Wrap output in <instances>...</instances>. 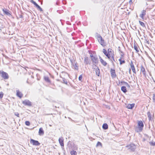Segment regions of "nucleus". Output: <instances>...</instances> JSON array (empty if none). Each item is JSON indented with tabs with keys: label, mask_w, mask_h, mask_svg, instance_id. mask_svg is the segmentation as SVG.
Returning a JSON list of instances; mask_svg holds the SVG:
<instances>
[{
	"label": "nucleus",
	"mask_w": 155,
	"mask_h": 155,
	"mask_svg": "<svg viewBox=\"0 0 155 155\" xmlns=\"http://www.w3.org/2000/svg\"><path fill=\"white\" fill-rule=\"evenodd\" d=\"M139 22L140 23V25L143 27H145V25L144 24L143 22L140 21H139Z\"/></svg>",
	"instance_id": "obj_31"
},
{
	"label": "nucleus",
	"mask_w": 155,
	"mask_h": 155,
	"mask_svg": "<svg viewBox=\"0 0 155 155\" xmlns=\"http://www.w3.org/2000/svg\"><path fill=\"white\" fill-rule=\"evenodd\" d=\"M22 103L25 105L30 106L32 105L31 102L28 100H25L22 101Z\"/></svg>",
	"instance_id": "obj_7"
},
{
	"label": "nucleus",
	"mask_w": 155,
	"mask_h": 155,
	"mask_svg": "<svg viewBox=\"0 0 155 155\" xmlns=\"http://www.w3.org/2000/svg\"><path fill=\"white\" fill-rule=\"evenodd\" d=\"M110 73L111 77L113 78H115L116 76L115 70L114 69H111Z\"/></svg>",
	"instance_id": "obj_10"
},
{
	"label": "nucleus",
	"mask_w": 155,
	"mask_h": 155,
	"mask_svg": "<svg viewBox=\"0 0 155 155\" xmlns=\"http://www.w3.org/2000/svg\"><path fill=\"white\" fill-rule=\"evenodd\" d=\"M84 61L86 64H87L88 63V57H86L85 58Z\"/></svg>",
	"instance_id": "obj_29"
},
{
	"label": "nucleus",
	"mask_w": 155,
	"mask_h": 155,
	"mask_svg": "<svg viewBox=\"0 0 155 155\" xmlns=\"http://www.w3.org/2000/svg\"><path fill=\"white\" fill-rule=\"evenodd\" d=\"M59 142L62 147H64V139L63 137H61L59 138L58 140Z\"/></svg>",
	"instance_id": "obj_13"
},
{
	"label": "nucleus",
	"mask_w": 155,
	"mask_h": 155,
	"mask_svg": "<svg viewBox=\"0 0 155 155\" xmlns=\"http://www.w3.org/2000/svg\"><path fill=\"white\" fill-rule=\"evenodd\" d=\"M119 61H120V65H121L125 63V61L124 60V58H120L119 59Z\"/></svg>",
	"instance_id": "obj_18"
},
{
	"label": "nucleus",
	"mask_w": 155,
	"mask_h": 155,
	"mask_svg": "<svg viewBox=\"0 0 155 155\" xmlns=\"http://www.w3.org/2000/svg\"><path fill=\"white\" fill-rule=\"evenodd\" d=\"M2 11L5 14L7 15H10V14L9 12V11L6 9H3Z\"/></svg>",
	"instance_id": "obj_22"
},
{
	"label": "nucleus",
	"mask_w": 155,
	"mask_h": 155,
	"mask_svg": "<svg viewBox=\"0 0 155 155\" xmlns=\"http://www.w3.org/2000/svg\"><path fill=\"white\" fill-rule=\"evenodd\" d=\"M97 39L100 43L103 46H105V44L104 40L103 39L102 37L100 35L97 36Z\"/></svg>",
	"instance_id": "obj_5"
},
{
	"label": "nucleus",
	"mask_w": 155,
	"mask_h": 155,
	"mask_svg": "<svg viewBox=\"0 0 155 155\" xmlns=\"http://www.w3.org/2000/svg\"><path fill=\"white\" fill-rule=\"evenodd\" d=\"M134 62L131 61L130 63V68L129 69V72L130 74L131 73V69L132 70L133 72L136 74V71L135 69V68L134 66Z\"/></svg>",
	"instance_id": "obj_2"
},
{
	"label": "nucleus",
	"mask_w": 155,
	"mask_h": 155,
	"mask_svg": "<svg viewBox=\"0 0 155 155\" xmlns=\"http://www.w3.org/2000/svg\"><path fill=\"white\" fill-rule=\"evenodd\" d=\"M27 82L28 84H31L34 82L33 78L31 77L28 78Z\"/></svg>",
	"instance_id": "obj_12"
},
{
	"label": "nucleus",
	"mask_w": 155,
	"mask_h": 155,
	"mask_svg": "<svg viewBox=\"0 0 155 155\" xmlns=\"http://www.w3.org/2000/svg\"><path fill=\"white\" fill-rule=\"evenodd\" d=\"M70 153L71 155H77V152L74 150L71 151Z\"/></svg>",
	"instance_id": "obj_28"
},
{
	"label": "nucleus",
	"mask_w": 155,
	"mask_h": 155,
	"mask_svg": "<svg viewBox=\"0 0 155 155\" xmlns=\"http://www.w3.org/2000/svg\"><path fill=\"white\" fill-rule=\"evenodd\" d=\"M44 131L42 128L41 127L39 128L38 131V134L40 135H43L44 134Z\"/></svg>",
	"instance_id": "obj_16"
},
{
	"label": "nucleus",
	"mask_w": 155,
	"mask_h": 155,
	"mask_svg": "<svg viewBox=\"0 0 155 155\" xmlns=\"http://www.w3.org/2000/svg\"><path fill=\"white\" fill-rule=\"evenodd\" d=\"M99 146H102V143L100 142H98L96 144V147H98Z\"/></svg>",
	"instance_id": "obj_32"
},
{
	"label": "nucleus",
	"mask_w": 155,
	"mask_h": 155,
	"mask_svg": "<svg viewBox=\"0 0 155 155\" xmlns=\"http://www.w3.org/2000/svg\"><path fill=\"white\" fill-rule=\"evenodd\" d=\"M121 83L124 84L127 87H130V85L128 84V83L126 82H125L124 81H121L120 82Z\"/></svg>",
	"instance_id": "obj_27"
},
{
	"label": "nucleus",
	"mask_w": 155,
	"mask_h": 155,
	"mask_svg": "<svg viewBox=\"0 0 155 155\" xmlns=\"http://www.w3.org/2000/svg\"><path fill=\"white\" fill-rule=\"evenodd\" d=\"M16 96L19 98H21L23 96V94L19 90L16 91Z\"/></svg>",
	"instance_id": "obj_11"
},
{
	"label": "nucleus",
	"mask_w": 155,
	"mask_h": 155,
	"mask_svg": "<svg viewBox=\"0 0 155 155\" xmlns=\"http://www.w3.org/2000/svg\"><path fill=\"white\" fill-rule=\"evenodd\" d=\"M143 124L142 121H138V130L137 132L141 131H142L143 127Z\"/></svg>",
	"instance_id": "obj_4"
},
{
	"label": "nucleus",
	"mask_w": 155,
	"mask_h": 155,
	"mask_svg": "<svg viewBox=\"0 0 155 155\" xmlns=\"http://www.w3.org/2000/svg\"><path fill=\"white\" fill-rule=\"evenodd\" d=\"M135 105V104L134 103L132 104H127L126 107L128 109H131L134 107Z\"/></svg>",
	"instance_id": "obj_14"
},
{
	"label": "nucleus",
	"mask_w": 155,
	"mask_h": 155,
	"mask_svg": "<svg viewBox=\"0 0 155 155\" xmlns=\"http://www.w3.org/2000/svg\"><path fill=\"white\" fill-rule=\"evenodd\" d=\"M150 145L152 146H155V142H150L149 143Z\"/></svg>",
	"instance_id": "obj_35"
},
{
	"label": "nucleus",
	"mask_w": 155,
	"mask_h": 155,
	"mask_svg": "<svg viewBox=\"0 0 155 155\" xmlns=\"http://www.w3.org/2000/svg\"><path fill=\"white\" fill-rule=\"evenodd\" d=\"M120 54L121 56V57L120 58H124V53L122 51H120Z\"/></svg>",
	"instance_id": "obj_30"
},
{
	"label": "nucleus",
	"mask_w": 155,
	"mask_h": 155,
	"mask_svg": "<svg viewBox=\"0 0 155 155\" xmlns=\"http://www.w3.org/2000/svg\"><path fill=\"white\" fill-rule=\"evenodd\" d=\"M103 52L108 59L114 60V52L112 49L109 48L107 51L105 49H103Z\"/></svg>",
	"instance_id": "obj_1"
},
{
	"label": "nucleus",
	"mask_w": 155,
	"mask_h": 155,
	"mask_svg": "<svg viewBox=\"0 0 155 155\" xmlns=\"http://www.w3.org/2000/svg\"><path fill=\"white\" fill-rule=\"evenodd\" d=\"M102 128L106 130L108 128V125L107 124L104 123L103 125Z\"/></svg>",
	"instance_id": "obj_26"
},
{
	"label": "nucleus",
	"mask_w": 155,
	"mask_h": 155,
	"mask_svg": "<svg viewBox=\"0 0 155 155\" xmlns=\"http://www.w3.org/2000/svg\"><path fill=\"white\" fill-rule=\"evenodd\" d=\"M82 75H81L79 76L78 79L79 81H82Z\"/></svg>",
	"instance_id": "obj_36"
},
{
	"label": "nucleus",
	"mask_w": 155,
	"mask_h": 155,
	"mask_svg": "<svg viewBox=\"0 0 155 155\" xmlns=\"http://www.w3.org/2000/svg\"><path fill=\"white\" fill-rule=\"evenodd\" d=\"M25 124L27 126H29L30 125V123L29 121H27L25 122Z\"/></svg>",
	"instance_id": "obj_34"
},
{
	"label": "nucleus",
	"mask_w": 155,
	"mask_h": 155,
	"mask_svg": "<svg viewBox=\"0 0 155 155\" xmlns=\"http://www.w3.org/2000/svg\"><path fill=\"white\" fill-rule=\"evenodd\" d=\"M4 95V94L2 92H0V99H2Z\"/></svg>",
	"instance_id": "obj_33"
},
{
	"label": "nucleus",
	"mask_w": 155,
	"mask_h": 155,
	"mask_svg": "<svg viewBox=\"0 0 155 155\" xmlns=\"http://www.w3.org/2000/svg\"><path fill=\"white\" fill-rule=\"evenodd\" d=\"M31 2L33 3L36 6V7H37V8L40 9H41V7L38 5L35 2H34L33 0H31Z\"/></svg>",
	"instance_id": "obj_21"
},
{
	"label": "nucleus",
	"mask_w": 155,
	"mask_h": 155,
	"mask_svg": "<svg viewBox=\"0 0 155 155\" xmlns=\"http://www.w3.org/2000/svg\"><path fill=\"white\" fill-rule=\"evenodd\" d=\"M129 149L134 151L135 149V145L134 144H130L129 146Z\"/></svg>",
	"instance_id": "obj_23"
},
{
	"label": "nucleus",
	"mask_w": 155,
	"mask_h": 155,
	"mask_svg": "<svg viewBox=\"0 0 155 155\" xmlns=\"http://www.w3.org/2000/svg\"><path fill=\"white\" fill-rule=\"evenodd\" d=\"M44 80L48 83H51V81L49 78L48 77L45 76L44 77Z\"/></svg>",
	"instance_id": "obj_24"
},
{
	"label": "nucleus",
	"mask_w": 155,
	"mask_h": 155,
	"mask_svg": "<svg viewBox=\"0 0 155 155\" xmlns=\"http://www.w3.org/2000/svg\"><path fill=\"white\" fill-rule=\"evenodd\" d=\"M140 71L145 76H146L145 70V68L143 66L141 67Z\"/></svg>",
	"instance_id": "obj_17"
},
{
	"label": "nucleus",
	"mask_w": 155,
	"mask_h": 155,
	"mask_svg": "<svg viewBox=\"0 0 155 155\" xmlns=\"http://www.w3.org/2000/svg\"><path fill=\"white\" fill-rule=\"evenodd\" d=\"M121 90L124 93H125L127 92L126 87L124 86H123L121 87Z\"/></svg>",
	"instance_id": "obj_25"
},
{
	"label": "nucleus",
	"mask_w": 155,
	"mask_h": 155,
	"mask_svg": "<svg viewBox=\"0 0 155 155\" xmlns=\"http://www.w3.org/2000/svg\"><path fill=\"white\" fill-rule=\"evenodd\" d=\"M146 11L145 10H143L141 12V14L140 15V16L141 18L143 19L144 16L146 15Z\"/></svg>",
	"instance_id": "obj_20"
},
{
	"label": "nucleus",
	"mask_w": 155,
	"mask_h": 155,
	"mask_svg": "<svg viewBox=\"0 0 155 155\" xmlns=\"http://www.w3.org/2000/svg\"><path fill=\"white\" fill-rule=\"evenodd\" d=\"M30 143L32 144L33 145L35 146H38L40 145V143L38 141L34 140L32 139H31L30 141Z\"/></svg>",
	"instance_id": "obj_8"
},
{
	"label": "nucleus",
	"mask_w": 155,
	"mask_h": 155,
	"mask_svg": "<svg viewBox=\"0 0 155 155\" xmlns=\"http://www.w3.org/2000/svg\"><path fill=\"white\" fill-rule=\"evenodd\" d=\"M0 75L1 77L5 80L8 79L9 78L8 74L3 71H0Z\"/></svg>",
	"instance_id": "obj_3"
},
{
	"label": "nucleus",
	"mask_w": 155,
	"mask_h": 155,
	"mask_svg": "<svg viewBox=\"0 0 155 155\" xmlns=\"http://www.w3.org/2000/svg\"><path fill=\"white\" fill-rule=\"evenodd\" d=\"M15 116H17L18 117H19V114L18 113L16 112L15 113Z\"/></svg>",
	"instance_id": "obj_37"
},
{
	"label": "nucleus",
	"mask_w": 155,
	"mask_h": 155,
	"mask_svg": "<svg viewBox=\"0 0 155 155\" xmlns=\"http://www.w3.org/2000/svg\"><path fill=\"white\" fill-rule=\"evenodd\" d=\"M134 48L137 52L138 53L139 51L140 48L137 43H134Z\"/></svg>",
	"instance_id": "obj_9"
},
{
	"label": "nucleus",
	"mask_w": 155,
	"mask_h": 155,
	"mask_svg": "<svg viewBox=\"0 0 155 155\" xmlns=\"http://www.w3.org/2000/svg\"><path fill=\"white\" fill-rule=\"evenodd\" d=\"M90 57L91 58V61L95 63H97L98 61V59L97 57L93 56V55L91 53H90Z\"/></svg>",
	"instance_id": "obj_6"
},
{
	"label": "nucleus",
	"mask_w": 155,
	"mask_h": 155,
	"mask_svg": "<svg viewBox=\"0 0 155 155\" xmlns=\"http://www.w3.org/2000/svg\"><path fill=\"white\" fill-rule=\"evenodd\" d=\"M100 61L101 63L104 66H106L107 64V62L104 61L101 57H99Z\"/></svg>",
	"instance_id": "obj_15"
},
{
	"label": "nucleus",
	"mask_w": 155,
	"mask_h": 155,
	"mask_svg": "<svg viewBox=\"0 0 155 155\" xmlns=\"http://www.w3.org/2000/svg\"><path fill=\"white\" fill-rule=\"evenodd\" d=\"M96 67V68H95V69L96 74L97 76H99L100 74V69L98 67Z\"/></svg>",
	"instance_id": "obj_19"
}]
</instances>
